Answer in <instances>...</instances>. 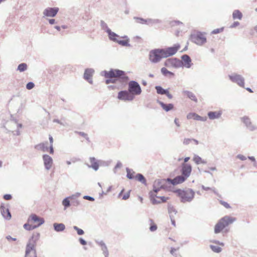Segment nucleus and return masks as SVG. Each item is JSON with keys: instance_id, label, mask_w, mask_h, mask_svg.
Listing matches in <instances>:
<instances>
[{"instance_id": "f257e3e1", "label": "nucleus", "mask_w": 257, "mask_h": 257, "mask_svg": "<svg viewBox=\"0 0 257 257\" xmlns=\"http://www.w3.org/2000/svg\"><path fill=\"white\" fill-rule=\"evenodd\" d=\"M174 192L177 194L178 196L180 198L181 202L183 203L191 202L195 196V192L190 188L185 190L178 189Z\"/></svg>"}, {"instance_id": "f03ea898", "label": "nucleus", "mask_w": 257, "mask_h": 257, "mask_svg": "<svg viewBox=\"0 0 257 257\" xmlns=\"http://www.w3.org/2000/svg\"><path fill=\"white\" fill-rule=\"evenodd\" d=\"M101 75L105 78L117 77L122 82H126L129 79L124 71L119 69H111L108 71L104 70L101 72Z\"/></svg>"}, {"instance_id": "7ed1b4c3", "label": "nucleus", "mask_w": 257, "mask_h": 257, "mask_svg": "<svg viewBox=\"0 0 257 257\" xmlns=\"http://www.w3.org/2000/svg\"><path fill=\"white\" fill-rule=\"evenodd\" d=\"M235 220V218L228 216H225L220 219L214 227V233H220L225 227L231 224Z\"/></svg>"}, {"instance_id": "20e7f679", "label": "nucleus", "mask_w": 257, "mask_h": 257, "mask_svg": "<svg viewBox=\"0 0 257 257\" xmlns=\"http://www.w3.org/2000/svg\"><path fill=\"white\" fill-rule=\"evenodd\" d=\"M39 237L40 233H36L35 234H33L31 237L29 239V242L26 245L25 257H30V253L31 251H33V254H34L35 250H36L35 247L36 244V242L38 240Z\"/></svg>"}, {"instance_id": "39448f33", "label": "nucleus", "mask_w": 257, "mask_h": 257, "mask_svg": "<svg viewBox=\"0 0 257 257\" xmlns=\"http://www.w3.org/2000/svg\"><path fill=\"white\" fill-rule=\"evenodd\" d=\"M163 54V48L154 49L151 50L149 52V60L152 63H157L159 62L162 59L165 58Z\"/></svg>"}, {"instance_id": "423d86ee", "label": "nucleus", "mask_w": 257, "mask_h": 257, "mask_svg": "<svg viewBox=\"0 0 257 257\" xmlns=\"http://www.w3.org/2000/svg\"><path fill=\"white\" fill-rule=\"evenodd\" d=\"M206 34L205 33L201 32L200 31H197L190 35L191 41L199 46H202L207 42L206 37L204 36Z\"/></svg>"}, {"instance_id": "0eeeda50", "label": "nucleus", "mask_w": 257, "mask_h": 257, "mask_svg": "<svg viewBox=\"0 0 257 257\" xmlns=\"http://www.w3.org/2000/svg\"><path fill=\"white\" fill-rule=\"evenodd\" d=\"M128 91L134 96L139 95L142 92L141 87L138 82L130 81L128 83Z\"/></svg>"}, {"instance_id": "6e6552de", "label": "nucleus", "mask_w": 257, "mask_h": 257, "mask_svg": "<svg viewBox=\"0 0 257 257\" xmlns=\"http://www.w3.org/2000/svg\"><path fill=\"white\" fill-rule=\"evenodd\" d=\"M180 48V45L178 43L174 44L172 47L163 48L164 58H168L175 55Z\"/></svg>"}, {"instance_id": "1a4fd4ad", "label": "nucleus", "mask_w": 257, "mask_h": 257, "mask_svg": "<svg viewBox=\"0 0 257 257\" xmlns=\"http://www.w3.org/2000/svg\"><path fill=\"white\" fill-rule=\"evenodd\" d=\"M181 61L177 58H171L166 60L164 65L168 68H179L181 67Z\"/></svg>"}, {"instance_id": "9d476101", "label": "nucleus", "mask_w": 257, "mask_h": 257, "mask_svg": "<svg viewBox=\"0 0 257 257\" xmlns=\"http://www.w3.org/2000/svg\"><path fill=\"white\" fill-rule=\"evenodd\" d=\"M228 77L232 82L237 84L240 87H244V79L241 75L234 73L229 75Z\"/></svg>"}, {"instance_id": "9b49d317", "label": "nucleus", "mask_w": 257, "mask_h": 257, "mask_svg": "<svg viewBox=\"0 0 257 257\" xmlns=\"http://www.w3.org/2000/svg\"><path fill=\"white\" fill-rule=\"evenodd\" d=\"M29 222L35 223L37 224L34 225L37 228L44 223L45 220L43 218L40 217L35 214H31L28 218Z\"/></svg>"}, {"instance_id": "f8f14e48", "label": "nucleus", "mask_w": 257, "mask_h": 257, "mask_svg": "<svg viewBox=\"0 0 257 257\" xmlns=\"http://www.w3.org/2000/svg\"><path fill=\"white\" fill-rule=\"evenodd\" d=\"M117 98L119 100L132 101L134 99V96L128 90H121L118 93Z\"/></svg>"}, {"instance_id": "ddd939ff", "label": "nucleus", "mask_w": 257, "mask_h": 257, "mask_svg": "<svg viewBox=\"0 0 257 257\" xmlns=\"http://www.w3.org/2000/svg\"><path fill=\"white\" fill-rule=\"evenodd\" d=\"M242 122L250 131H254L257 129V126L252 124L250 118L247 116H244L240 118Z\"/></svg>"}, {"instance_id": "4468645a", "label": "nucleus", "mask_w": 257, "mask_h": 257, "mask_svg": "<svg viewBox=\"0 0 257 257\" xmlns=\"http://www.w3.org/2000/svg\"><path fill=\"white\" fill-rule=\"evenodd\" d=\"M192 171V166L190 164L182 163L181 173L183 176L187 179L190 175Z\"/></svg>"}, {"instance_id": "2eb2a0df", "label": "nucleus", "mask_w": 257, "mask_h": 257, "mask_svg": "<svg viewBox=\"0 0 257 257\" xmlns=\"http://www.w3.org/2000/svg\"><path fill=\"white\" fill-rule=\"evenodd\" d=\"M59 10L57 7H48L44 10L43 14L46 17H54L56 16Z\"/></svg>"}, {"instance_id": "dca6fc26", "label": "nucleus", "mask_w": 257, "mask_h": 257, "mask_svg": "<svg viewBox=\"0 0 257 257\" xmlns=\"http://www.w3.org/2000/svg\"><path fill=\"white\" fill-rule=\"evenodd\" d=\"M181 58L182 62V64H181V67H184L187 68H190L193 65L191 59L189 55L187 54L183 55L181 56Z\"/></svg>"}, {"instance_id": "f3484780", "label": "nucleus", "mask_w": 257, "mask_h": 257, "mask_svg": "<svg viewBox=\"0 0 257 257\" xmlns=\"http://www.w3.org/2000/svg\"><path fill=\"white\" fill-rule=\"evenodd\" d=\"M187 179H186L182 175L175 177L174 179L167 178L166 180L169 183L175 186L179 184H181L185 182Z\"/></svg>"}, {"instance_id": "a211bd4d", "label": "nucleus", "mask_w": 257, "mask_h": 257, "mask_svg": "<svg viewBox=\"0 0 257 257\" xmlns=\"http://www.w3.org/2000/svg\"><path fill=\"white\" fill-rule=\"evenodd\" d=\"M44 167L46 170H49L53 164V159L51 157L47 154H44L42 156Z\"/></svg>"}, {"instance_id": "6ab92c4d", "label": "nucleus", "mask_w": 257, "mask_h": 257, "mask_svg": "<svg viewBox=\"0 0 257 257\" xmlns=\"http://www.w3.org/2000/svg\"><path fill=\"white\" fill-rule=\"evenodd\" d=\"M6 124L8 126L12 125L11 128H14L16 127L17 129H19L23 126L22 123L18 122L17 118L12 114L11 115L10 119L7 122Z\"/></svg>"}, {"instance_id": "aec40b11", "label": "nucleus", "mask_w": 257, "mask_h": 257, "mask_svg": "<svg viewBox=\"0 0 257 257\" xmlns=\"http://www.w3.org/2000/svg\"><path fill=\"white\" fill-rule=\"evenodd\" d=\"M94 73V70L92 68H87L85 70L83 77L84 79L87 80L90 84L93 83L92 77Z\"/></svg>"}, {"instance_id": "412c9836", "label": "nucleus", "mask_w": 257, "mask_h": 257, "mask_svg": "<svg viewBox=\"0 0 257 257\" xmlns=\"http://www.w3.org/2000/svg\"><path fill=\"white\" fill-rule=\"evenodd\" d=\"M187 118L188 119H193L196 120H199L201 121H205L207 120V117L206 116L202 117L194 112L188 113L187 115Z\"/></svg>"}, {"instance_id": "4be33fe9", "label": "nucleus", "mask_w": 257, "mask_h": 257, "mask_svg": "<svg viewBox=\"0 0 257 257\" xmlns=\"http://www.w3.org/2000/svg\"><path fill=\"white\" fill-rule=\"evenodd\" d=\"M0 210L3 217L7 220H10L11 218V214L8 208H6L4 205H2L0 207Z\"/></svg>"}, {"instance_id": "5701e85b", "label": "nucleus", "mask_w": 257, "mask_h": 257, "mask_svg": "<svg viewBox=\"0 0 257 257\" xmlns=\"http://www.w3.org/2000/svg\"><path fill=\"white\" fill-rule=\"evenodd\" d=\"M166 182H167L166 179H157L154 181L153 187H156L157 188L159 187L164 189L167 187L165 184Z\"/></svg>"}, {"instance_id": "b1692460", "label": "nucleus", "mask_w": 257, "mask_h": 257, "mask_svg": "<svg viewBox=\"0 0 257 257\" xmlns=\"http://www.w3.org/2000/svg\"><path fill=\"white\" fill-rule=\"evenodd\" d=\"M157 103H159L162 108L166 112L172 110L174 108V105L172 103H165L159 100H157Z\"/></svg>"}, {"instance_id": "393cba45", "label": "nucleus", "mask_w": 257, "mask_h": 257, "mask_svg": "<svg viewBox=\"0 0 257 257\" xmlns=\"http://www.w3.org/2000/svg\"><path fill=\"white\" fill-rule=\"evenodd\" d=\"M209 119L213 120L215 119H218L222 115L221 111H209L207 113Z\"/></svg>"}, {"instance_id": "a878e982", "label": "nucleus", "mask_w": 257, "mask_h": 257, "mask_svg": "<svg viewBox=\"0 0 257 257\" xmlns=\"http://www.w3.org/2000/svg\"><path fill=\"white\" fill-rule=\"evenodd\" d=\"M89 160L91 165H87L88 167L92 168L95 171H97L99 168V164L96 159L94 157H90Z\"/></svg>"}, {"instance_id": "bb28decb", "label": "nucleus", "mask_w": 257, "mask_h": 257, "mask_svg": "<svg viewBox=\"0 0 257 257\" xmlns=\"http://www.w3.org/2000/svg\"><path fill=\"white\" fill-rule=\"evenodd\" d=\"M158 193H154V196L153 197V196L151 195V191H150L149 193V198L150 199V201L151 203L153 205L158 204H160L159 202V199H160L161 196H159L157 195Z\"/></svg>"}, {"instance_id": "cd10ccee", "label": "nucleus", "mask_w": 257, "mask_h": 257, "mask_svg": "<svg viewBox=\"0 0 257 257\" xmlns=\"http://www.w3.org/2000/svg\"><path fill=\"white\" fill-rule=\"evenodd\" d=\"M53 228L56 232H62L65 229V225L62 223H54Z\"/></svg>"}, {"instance_id": "c85d7f7f", "label": "nucleus", "mask_w": 257, "mask_h": 257, "mask_svg": "<svg viewBox=\"0 0 257 257\" xmlns=\"http://www.w3.org/2000/svg\"><path fill=\"white\" fill-rule=\"evenodd\" d=\"M108 34V36L109 39L113 42H116L117 41V38H119V36L117 34L115 33L114 32H113L110 30H108V32H107Z\"/></svg>"}, {"instance_id": "c756f323", "label": "nucleus", "mask_w": 257, "mask_h": 257, "mask_svg": "<svg viewBox=\"0 0 257 257\" xmlns=\"http://www.w3.org/2000/svg\"><path fill=\"white\" fill-rule=\"evenodd\" d=\"M183 93L192 100L196 102H197V98H196L195 94L192 92L187 90H184L183 91Z\"/></svg>"}, {"instance_id": "7c9ffc66", "label": "nucleus", "mask_w": 257, "mask_h": 257, "mask_svg": "<svg viewBox=\"0 0 257 257\" xmlns=\"http://www.w3.org/2000/svg\"><path fill=\"white\" fill-rule=\"evenodd\" d=\"M161 72L162 74L165 76H169L170 77H172L174 76L175 74L174 73L169 71L165 67H163L161 69Z\"/></svg>"}, {"instance_id": "2f4dec72", "label": "nucleus", "mask_w": 257, "mask_h": 257, "mask_svg": "<svg viewBox=\"0 0 257 257\" xmlns=\"http://www.w3.org/2000/svg\"><path fill=\"white\" fill-rule=\"evenodd\" d=\"M232 18L233 20H241L242 18V14L240 11L235 10L233 12Z\"/></svg>"}, {"instance_id": "473e14b6", "label": "nucleus", "mask_w": 257, "mask_h": 257, "mask_svg": "<svg viewBox=\"0 0 257 257\" xmlns=\"http://www.w3.org/2000/svg\"><path fill=\"white\" fill-rule=\"evenodd\" d=\"M135 178L136 180H137L138 181L141 182L142 184L146 185L147 184V180L145 178V177L141 173H138Z\"/></svg>"}, {"instance_id": "72a5a7b5", "label": "nucleus", "mask_w": 257, "mask_h": 257, "mask_svg": "<svg viewBox=\"0 0 257 257\" xmlns=\"http://www.w3.org/2000/svg\"><path fill=\"white\" fill-rule=\"evenodd\" d=\"M161 23L162 21L159 19H147L146 25L153 26L154 24H160Z\"/></svg>"}, {"instance_id": "f704fd0d", "label": "nucleus", "mask_w": 257, "mask_h": 257, "mask_svg": "<svg viewBox=\"0 0 257 257\" xmlns=\"http://www.w3.org/2000/svg\"><path fill=\"white\" fill-rule=\"evenodd\" d=\"M168 210L170 217H171V215H174V216L177 213V211L174 206L169 203L168 204Z\"/></svg>"}, {"instance_id": "c9c22d12", "label": "nucleus", "mask_w": 257, "mask_h": 257, "mask_svg": "<svg viewBox=\"0 0 257 257\" xmlns=\"http://www.w3.org/2000/svg\"><path fill=\"white\" fill-rule=\"evenodd\" d=\"M62 205L64 206V209L66 210L71 205V201L68 197L65 198L62 202Z\"/></svg>"}, {"instance_id": "e433bc0d", "label": "nucleus", "mask_w": 257, "mask_h": 257, "mask_svg": "<svg viewBox=\"0 0 257 257\" xmlns=\"http://www.w3.org/2000/svg\"><path fill=\"white\" fill-rule=\"evenodd\" d=\"M35 148L37 150H40L43 152H46L48 150V148L46 146L45 143H40L35 146Z\"/></svg>"}, {"instance_id": "4c0bfd02", "label": "nucleus", "mask_w": 257, "mask_h": 257, "mask_svg": "<svg viewBox=\"0 0 257 257\" xmlns=\"http://www.w3.org/2000/svg\"><path fill=\"white\" fill-rule=\"evenodd\" d=\"M155 89L156 90L157 93L161 95H165L167 91L168 90V89H164L161 86H156Z\"/></svg>"}, {"instance_id": "58836bf2", "label": "nucleus", "mask_w": 257, "mask_h": 257, "mask_svg": "<svg viewBox=\"0 0 257 257\" xmlns=\"http://www.w3.org/2000/svg\"><path fill=\"white\" fill-rule=\"evenodd\" d=\"M32 222H29L27 221V223L24 224V228L28 231L32 230L37 228V226H35L34 225L31 224Z\"/></svg>"}, {"instance_id": "ea45409f", "label": "nucleus", "mask_w": 257, "mask_h": 257, "mask_svg": "<svg viewBox=\"0 0 257 257\" xmlns=\"http://www.w3.org/2000/svg\"><path fill=\"white\" fill-rule=\"evenodd\" d=\"M27 64L25 63H22L20 64L17 68V70L21 72H24L27 69Z\"/></svg>"}, {"instance_id": "a19ab883", "label": "nucleus", "mask_w": 257, "mask_h": 257, "mask_svg": "<svg viewBox=\"0 0 257 257\" xmlns=\"http://www.w3.org/2000/svg\"><path fill=\"white\" fill-rule=\"evenodd\" d=\"M129 42H130V39L125 40H117V41H116V43H117L119 45H120L122 46L130 47L131 45L129 43Z\"/></svg>"}, {"instance_id": "79ce46f5", "label": "nucleus", "mask_w": 257, "mask_h": 257, "mask_svg": "<svg viewBox=\"0 0 257 257\" xmlns=\"http://www.w3.org/2000/svg\"><path fill=\"white\" fill-rule=\"evenodd\" d=\"M126 177L129 179H133L135 177L134 176V174L135 172H134L132 170L129 169L128 168H126Z\"/></svg>"}, {"instance_id": "37998d69", "label": "nucleus", "mask_w": 257, "mask_h": 257, "mask_svg": "<svg viewBox=\"0 0 257 257\" xmlns=\"http://www.w3.org/2000/svg\"><path fill=\"white\" fill-rule=\"evenodd\" d=\"M134 19L136 22L141 24H146L147 19H144L141 17H134Z\"/></svg>"}, {"instance_id": "c03bdc74", "label": "nucleus", "mask_w": 257, "mask_h": 257, "mask_svg": "<svg viewBox=\"0 0 257 257\" xmlns=\"http://www.w3.org/2000/svg\"><path fill=\"white\" fill-rule=\"evenodd\" d=\"M210 248L211 249V250L216 253H219L222 251V248L218 246H215L214 245H210Z\"/></svg>"}, {"instance_id": "a18cd8bd", "label": "nucleus", "mask_w": 257, "mask_h": 257, "mask_svg": "<svg viewBox=\"0 0 257 257\" xmlns=\"http://www.w3.org/2000/svg\"><path fill=\"white\" fill-rule=\"evenodd\" d=\"M100 26L102 30H104L106 33L108 32V30H110V29L108 27V26L106 23H105L103 20L100 21Z\"/></svg>"}, {"instance_id": "49530a36", "label": "nucleus", "mask_w": 257, "mask_h": 257, "mask_svg": "<svg viewBox=\"0 0 257 257\" xmlns=\"http://www.w3.org/2000/svg\"><path fill=\"white\" fill-rule=\"evenodd\" d=\"M105 80V83L108 84L109 83H115L116 81L119 79L115 78V77L107 78Z\"/></svg>"}, {"instance_id": "de8ad7c7", "label": "nucleus", "mask_w": 257, "mask_h": 257, "mask_svg": "<svg viewBox=\"0 0 257 257\" xmlns=\"http://www.w3.org/2000/svg\"><path fill=\"white\" fill-rule=\"evenodd\" d=\"M101 250L102 251L103 254L104 255V257H108L109 252L106 245L101 247Z\"/></svg>"}, {"instance_id": "09e8293b", "label": "nucleus", "mask_w": 257, "mask_h": 257, "mask_svg": "<svg viewBox=\"0 0 257 257\" xmlns=\"http://www.w3.org/2000/svg\"><path fill=\"white\" fill-rule=\"evenodd\" d=\"M73 228L75 230L77 231V233L78 235H82L84 234V231L82 229L79 228L76 226H73Z\"/></svg>"}, {"instance_id": "8fccbe9b", "label": "nucleus", "mask_w": 257, "mask_h": 257, "mask_svg": "<svg viewBox=\"0 0 257 257\" xmlns=\"http://www.w3.org/2000/svg\"><path fill=\"white\" fill-rule=\"evenodd\" d=\"M223 30H224V27L216 29H214L213 31H212V32H211V34H217L222 32L223 31Z\"/></svg>"}, {"instance_id": "3c124183", "label": "nucleus", "mask_w": 257, "mask_h": 257, "mask_svg": "<svg viewBox=\"0 0 257 257\" xmlns=\"http://www.w3.org/2000/svg\"><path fill=\"white\" fill-rule=\"evenodd\" d=\"M202 158L198 155H195L193 157V161L196 164H199L201 163Z\"/></svg>"}, {"instance_id": "603ef678", "label": "nucleus", "mask_w": 257, "mask_h": 257, "mask_svg": "<svg viewBox=\"0 0 257 257\" xmlns=\"http://www.w3.org/2000/svg\"><path fill=\"white\" fill-rule=\"evenodd\" d=\"M153 190L151 191V195L154 196V193H158L159 191H160L161 189L163 188H160L159 187L158 188H157L156 187H153Z\"/></svg>"}, {"instance_id": "864d4df0", "label": "nucleus", "mask_w": 257, "mask_h": 257, "mask_svg": "<svg viewBox=\"0 0 257 257\" xmlns=\"http://www.w3.org/2000/svg\"><path fill=\"white\" fill-rule=\"evenodd\" d=\"M35 86V84L33 82H29L26 84V88L28 90L33 89Z\"/></svg>"}, {"instance_id": "5fc2aeb1", "label": "nucleus", "mask_w": 257, "mask_h": 257, "mask_svg": "<svg viewBox=\"0 0 257 257\" xmlns=\"http://www.w3.org/2000/svg\"><path fill=\"white\" fill-rule=\"evenodd\" d=\"M149 229L151 231L154 232L157 229V225L155 223H152L151 224Z\"/></svg>"}, {"instance_id": "6e6d98bb", "label": "nucleus", "mask_w": 257, "mask_h": 257, "mask_svg": "<svg viewBox=\"0 0 257 257\" xmlns=\"http://www.w3.org/2000/svg\"><path fill=\"white\" fill-rule=\"evenodd\" d=\"M122 167V164L119 161H118L117 163H116L115 166L114 167V168H113V171L114 172V173H116V169H118V168H120Z\"/></svg>"}, {"instance_id": "4d7b16f0", "label": "nucleus", "mask_w": 257, "mask_h": 257, "mask_svg": "<svg viewBox=\"0 0 257 257\" xmlns=\"http://www.w3.org/2000/svg\"><path fill=\"white\" fill-rule=\"evenodd\" d=\"M53 122L57 123L60 124V125L64 126H66L67 125V123L63 122L61 120H60L58 119H54L53 120Z\"/></svg>"}, {"instance_id": "13d9d810", "label": "nucleus", "mask_w": 257, "mask_h": 257, "mask_svg": "<svg viewBox=\"0 0 257 257\" xmlns=\"http://www.w3.org/2000/svg\"><path fill=\"white\" fill-rule=\"evenodd\" d=\"M201 188L204 190H205V191L212 190L214 192V193H215V194L216 193V192L215 191V188H210V187H205L204 185H202Z\"/></svg>"}, {"instance_id": "bf43d9fd", "label": "nucleus", "mask_w": 257, "mask_h": 257, "mask_svg": "<svg viewBox=\"0 0 257 257\" xmlns=\"http://www.w3.org/2000/svg\"><path fill=\"white\" fill-rule=\"evenodd\" d=\"M80 201L77 199H74V200L71 201V205L77 207L80 205Z\"/></svg>"}, {"instance_id": "052dcab7", "label": "nucleus", "mask_w": 257, "mask_h": 257, "mask_svg": "<svg viewBox=\"0 0 257 257\" xmlns=\"http://www.w3.org/2000/svg\"><path fill=\"white\" fill-rule=\"evenodd\" d=\"M83 198L85 199V200H89V201H94L95 200L94 198H93V197L88 196V195H85V196H84L83 197Z\"/></svg>"}, {"instance_id": "680f3d73", "label": "nucleus", "mask_w": 257, "mask_h": 257, "mask_svg": "<svg viewBox=\"0 0 257 257\" xmlns=\"http://www.w3.org/2000/svg\"><path fill=\"white\" fill-rule=\"evenodd\" d=\"M191 142H192V139L185 138L183 141V144L185 145H189Z\"/></svg>"}, {"instance_id": "e2e57ef3", "label": "nucleus", "mask_w": 257, "mask_h": 257, "mask_svg": "<svg viewBox=\"0 0 257 257\" xmlns=\"http://www.w3.org/2000/svg\"><path fill=\"white\" fill-rule=\"evenodd\" d=\"M95 242L101 247L106 245L105 243L103 240H95Z\"/></svg>"}, {"instance_id": "0e129e2a", "label": "nucleus", "mask_w": 257, "mask_h": 257, "mask_svg": "<svg viewBox=\"0 0 257 257\" xmlns=\"http://www.w3.org/2000/svg\"><path fill=\"white\" fill-rule=\"evenodd\" d=\"M130 192L131 190H129L127 193H126L122 198V199L126 200H127L130 196Z\"/></svg>"}, {"instance_id": "69168bd1", "label": "nucleus", "mask_w": 257, "mask_h": 257, "mask_svg": "<svg viewBox=\"0 0 257 257\" xmlns=\"http://www.w3.org/2000/svg\"><path fill=\"white\" fill-rule=\"evenodd\" d=\"M211 242H213L214 243H215L216 244H218V245H220L222 246H223L224 245V244L223 242H220V241L219 240H211Z\"/></svg>"}, {"instance_id": "338daca9", "label": "nucleus", "mask_w": 257, "mask_h": 257, "mask_svg": "<svg viewBox=\"0 0 257 257\" xmlns=\"http://www.w3.org/2000/svg\"><path fill=\"white\" fill-rule=\"evenodd\" d=\"M169 199V197H166L165 196H161L160 199H159L160 203L165 202Z\"/></svg>"}, {"instance_id": "774afa93", "label": "nucleus", "mask_w": 257, "mask_h": 257, "mask_svg": "<svg viewBox=\"0 0 257 257\" xmlns=\"http://www.w3.org/2000/svg\"><path fill=\"white\" fill-rule=\"evenodd\" d=\"M220 203L224 206L226 208H230V205L226 202L223 201H220Z\"/></svg>"}]
</instances>
